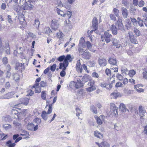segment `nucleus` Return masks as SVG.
Segmentation results:
<instances>
[{
  "label": "nucleus",
  "instance_id": "f257e3e1",
  "mask_svg": "<svg viewBox=\"0 0 147 147\" xmlns=\"http://www.w3.org/2000/svg\"><path fill=\"white\" fill-rule=\"evenodd\" d=\"M71 58V57L70 55H67L66 57L65 56V58L63 62V63H59V68H61L62 65H64L65 66H67L69 64L68 60H69Z\"/></svg>",
  "mask_w": 147,
  "mask_h": 147
},
{
  "label": "nucleus",
  "instance_id": "f03ea898",
  "mask_svg": "<svg viewBox=\"0 0 147 147\" xmlns=\"http://www.w3.org/2000/svg\"><path fill=\"white\" fill-rule=\"evenodd\" d=\"M25 1H26L25 0ZM18 5H20L24 10H31L33 9V5L31 4H28L26 1L25 2L22 4H18Z\"/></svg>",
  "mask_w": 147,
  "mask_h": 147
},
{
  "label": "nucleus",
  "instance_id": "7ed1b4c3",
  "mask_svg": "<svg viewBox=\"0 0 147 147\" xmlns=\"http://www.w3.org/2000/svg\"><path fill=\"white\" fill-rule=\"evenodd\" d=\"M59 24L57 20H53L51 22V28L54 30H57L59 26Z\"/></svg>",
  "mask_w": 147,
  "mask_h": 147
},
{
  "label": "nucleus",
  "instance_id": "20e7f679",
  "mask_svg": "<svg viewBox=\"0 0 147 147\" xmlns=\"http://www.w3.org/2000/svg\"><path fill=\"white\" fill-rule=\"evenodd\" d=\"M15 94L14 92H8L6 94L1 96V99H9L13 97V95Z\"/></svg>",
  "mask_w": 147,
  "mask_h": 147
},
{
  "label": "nucleus",
  "instance_id": "39448f33",
  "mask_svg": "<svg viewBox=\"0 0 147 147\" xmlns=\"http://www.w3.org/2000/svg\"><path fill=\"white\" fill-rule=\"evenodd\" d=\"M110 108L111 111L113 112L115 115L117 116L118 115V107L114 104L112 103L110 104Z\"/></svg>",
  "mask_w": 147,
  "mask_h": 147
},
{
  "label": "nucleus",
  "instance_id": "423d86ee",
  "mask_svg": "<svg viewBox=\"0 0 147 147\" xmlns=\"http://www.w3.org/2000/svg\"><path fill=\"white\" fill-rule=\"evenodd\" d=\"M95 117L97 121V123L100 125L102 123V121H104L105 116L103 115H101L99 117L97 116H96Z\"/></svg>",
  "mask_w": 147,
  "mask_h": 147
},
{
  "label": "nucleus",
  "instance_id": "0eeeda50",
  "mask_svg": "<svg viewBox=\"0 0 147 147\" xmlns=\"http://www.w3.org/2000/svg\"><path fill=\"white\" fill-rule=\"evenodd\" d=\"M143 86L140 84H138L136 85H134V88L138 92H143L144 91V89H143L142 88Z\"/></svg>",
  "mask_w": 147,
  "mask_h": 147
},
{
  "label": "nucleus",
  "instance_id": "6e6552de",
  "mask_svg": "<svg viewBox=\"0 0 147 147\" xmlns=\"http://www.w3.org/2000/svg\"><path fill=\"white\" fill-rule=\"evenodd\" d=\"M119 109L120 111L123 113L127 111L128 113L129 112V110L126 108L125 104L123 103L120 104L119 106Z\"/></svg>",
  "mask_w": 147,
  "mask_h": 147
},
{
  "label": "nucleus",
  "instance_id": "1a4fd4ad",
  "mask_svg": "<svg viewBox=\"0 0 147 147\" xmlns=\"http://www.w3.org/2000/svg\"><path fill=\"white\" fill-rule=\"evenodd\" d=\"M112 37V35L110 34H109L107 32H105L104 34V37L106 42L108 43L111 41V38Z\"/></svg>",
  "mask_w": 147,
  "mask_h": 147
},
{
  "label": "nucleus",
  "instance_id": "9d476101",
  "mask_svg": "<svg viewBox=\"0 0 147 147\" xmlns=\"http://www.w3.org/2000/svg\"><path fill=\"white\" fill-rule=\"evenodd\" d=\"M92 27L93 29L97 30L98 27V20L96 17H94L92 21Z\"/></svg>",
  "mask_w": 147,
  "mask_h": 147
},
{
  "label": "nucleus",
  "instance_id": "9b49d317",
  "mask_svg": "<svg viewBox=\"0 0 147 147\" xmlns=\"http://www.w3.org/2000/svg\"><path fill=\"white\" fill-rule=\"evenodd\" d=\"M139 114L141 117L144 116V114L146 112V111L144 108L142 106H140L139 107Z\"/></svg>",
  "mask_w": 147,
  "mask_h": 147
},
{
  "label": "nucleus",
  "instance_id": "f8f14e48",
  "mask_svg": "<svg viewBox=\"0 0 147 147\" xmlns=\"http://www.w3.org/2000/svg\"><path fill=\"white\" fill-rule=\"evenodd\" d=\"M114 46H115L117 48H119L121 46L119 44V40L115 38H113L111 40Z\"/></svg>",
  "mask_w": 147,
  "mask_h": 147
},
{
  "label": "nucleus",
  "instance_id": "ddd939ff",
  "mask_svg": "<svg viewBox=\"0 0 147 147\" xmlns=\"http://www.w3.org/2000/svg\"><path fill=\"white\" fill-rule=\"evenodd\" d=\"M128 34L129 35V37L130 41L133 43L136 44L137 42V40L135 38L131 32H129Z\"/></svg>",
  "mask_w": 147,
  "mask_h": 147
},
{
  "label": "nucleus",
  "instance_id": "4468645a",
  "mask_svg": "<svg viewBox=\"0 0 147 147\" xmlns=\"http://www.w3.org/2000/svg\"><path fill=\"white\" fill-rule=\"evenodd\" d=\"M82 57L87 59H89L91 56V54L87 50L86 52L82 54Z\"/></svg>",
  "mask_w": 147,
  "mask_h": 147
},
{
  "label": "nucleus",
  "instance_id": "2eb2a0df",
  "mask_svg": "<svg viewBox=\"0 0 147 147\" xmlns=\"http://www.w3.org/2000/svg\"><path fill=\"white\" fill-rule=\"evenodd\" d=\"M76 68L77 71L78 72L81 73L82 71V65L80 63V61L79 60L78 61L76 66Z\"/></svg>",
  "mask_w": 147,
  "mask_h": 147
},
{
  "label": "nucleus",
  "instance_id": "dca6fc26",
  "mask_svg": "<svg viewBox=\"0 0 147 147\" xmlns=\"http://www.w3.org/2000/svg\"><path fill=\"white\" fill-rule=\"evenodd\" d=\"M98 63L99 65L101 66H104L107 64V61L104 58H101L99 59Z\"/></svg>",
  "mask_w": 147,
  "mask_h": 147
},
{
  "label": "nucleus",
  "instance_id": "f3484780",
  "mask_svg": "<svg viewBox=\"0 0 147 147\" xmlns=\"http://www.w3.org/2000/svg\"><path fill=\"white\" fill-rule=\"evenodd\" d=\"M21 104H22L25 105H27L28 103L29 99L28 98H22L20 99Z\"/></svg>",
  "mask_w": 147,
  "mask_h": 147
},
{
  "label": "nucleus",
  "instance_id": "a211bd4d",
  "mask_svg": "<svg viewBox=\"0 0 147 147\" xmlns=\"http://www.w3.org/2000/svg\"><path fill=\"white\" fill-rule=\"evenodd\" d=\"M16 67H15L16 70H18L19 69H24V63H20L19 62H17L16 63Z\"/></svg>",
  "mask_w": 147,
  "mask_h": 147
},
{
  "label": "nucleus",
  "instance_id": "6ab92c4d",
  "mask_svg": "<svg viewBox=\"0 0 147 147\" xmlns=\"http://www.w3.org/2000/svg\"><path fill=\"white\" fill-rule=\"evenodd\" d=\"M83 86V85L80 80H78L76 82L75 88L76 89L79 88Z\"/></svg>",
  "mask_w": 147,
  "mask_h": 147
},
{
  "label": "nucleus",
  "instance_id": "aec40b11",
  "mask_svg": "<svg viewBox=\"0 0 147 147\" xmlns=\"http://www.w3.org/2000/svg\"><path fill=\"white\" fill-rule=\"evenodd\" d=\"M122 14L123 17L125 18H126L127 17L128 13L127 9L123 7H122L121 8Z\"/></svg>",
  "mask_w": 147,
  "mask_h": 147
},
{
  "label": "nucleus",
  "instance_id": "412c9836",
  "mask_svg": "<svg viewBox=\"0 0 147 147\" xmlns=\"http://www.w3.org/2000/svg\"><path fill=\"white\" fill-rule=\"evenodd\" d=\"M19 135L18 134H15L13 135V139L14 140H16L15 141V143L18 142L19 141L21 140L22 139L21 137H18Z\"/></svg>",
  "mask_w": 147,
  "mask_h": 147
},
{
  "label": "nucleus",
  "instance_id": "4be33fe9",
  "mask_svg": "<svg viewBox=\"0 0 147 147\" xmlns=\"http://www.w3.org/2000/svg\"><path fill=\"white\" fill-rule=\"evenodd\" d=\"M111 30L113 34L115 35L117 33V28L114 25H112L111 27Z\"/></svg>",
  "mask_w": 147,
  "mask_h": 147
},
{
  "label": "nucleus",
  "instance_id": "5701e85b",
  "mask_svg": "<svg viewBox=\"0 0 147 147\" xmlns=\"http://www.w3.org/2000/svg\"><path fill=\"white\" fill-rule=\"evenodd\" d=\"M5 52L7 55H9L10 54V50L9 46V45L8 43H6L5 44Z\"/></svg>",
  "mask_w": 147,
  "mask_h": 147
},
{
  "label": "nucleus",
  "instance_id": "b1692460",
  "mask_svg": "<svg viewBox=\"0 0 147 147\" xmlns=\"http://www.w3.org/2000/svg\"><path fill=\"white\" fill-rule=\"evenodd\" d=\"M125 26L128 30H129L131 27V24L130 19L126 20Z\"/></svg>",
  "mask_w": 147,
  "mask_h": 147
},
{
  "label": "nucleus",
  "instance_id": "393cba45",
  "mask_svg": "<svg viewBox=\"0 0 147 147\" xmlns=\"http://www.w3.org/2000/svg\"><path fill=\"white\" fill-rule=\"evenodd\" d=\"M67 66H65L64 65H62V68L61 69H63L62 70L60 73V75L62 77H64L66 74V72L65 70H66V68Z\"/></svg>",
  "mask_w": 147,
  "mask_h": 147
},
{
  "label": "nucleus",
  "instance_id": "a878e982",
  "mask_svg": "<svg viewBox=\"0 0 147 147\" xmlns=\"http://www.w3.org/2000/svg\"><path fill=\"white\" fill-rule=\"evenodd\" d=\"M112 98H117L121 96L120 93L119 92H114L111 94Z\"/></svg>",
  "mask_w": 147,
  "mask_h": 147
},
{
  "label": "nucleus",
  "instance_id": "bb28decb",
  "mask_svg": "<svg viewBox=\"0 0 147 147\" xmlns=\"http://www.w3.org/2000/svg\"><path fill=\"white\" fill-rule=\"evenodd\" d=\"M117 24L119 28L122 29L123 28V25L122 23L121 19L118 18V20L117 21Z\"/></svg>",
  "mask_w": 147,
  "mask_h": 147
},
{
  "label": "nucleus",
  "instance_id": "cd10ccee",
  "mask_svg": "<svg viewBox=\"0 0 147 147\" xmlns=\"http://www.w3.org/2000/svg\"><path fill=\"white\" fill-rule=\"evenodd\" d=\"M55 4L56 6L59 7H63V4L62 3L61 1L60 0H58L55 1Z\"/></svg>",
  "mask_w": 147,
  "mask_h": 147
},
{
  "label": "nucleus",
  "instance_id": "c85d7f7f",
  "mask_svg": "<svg viewBox=\"0 0 147 147\" xmlns=\"http://www.w3.org/2000/svg\"><path fill=\"white\" fill-rule=\"evenodd\" d=\"M109 62L110 64L112 65H116L117 64V61L115 59L110 58L109 60Z\"/></svg>",
  "mask_w": 147,
  "mask_h": 147
},
{
  "label": "nucleus",
  "instance_id": "c756f323",
  "mask_svg": "<svg viewBox=\"0 0 147 147\" xmlns=\"http://www.w3.org/2000/svg\"><path fill=\"white\" fill-rule=\"evenodd\" d=\"M12 76L13 78L15 81H18L19 80V76L17 73H13Z\"/></svg>",
  "mask_w": 147,
  "mask_h": 147
},
{
  "label": "nucleus",
  "instance_id": "7c9ffc66",
  "mask_svg": "<svg viewBox=\"0 0 147 147\" xmlns=\"http://www.w3.org/2000/svg\"><path fill=\"white\" fill-rule=\"evenodd\" d=\"M94 136L98 138H102L103 136L98 131H94Z\"/></svg>",
  "mask_w": 147,
  "mask_h": 147
},
{
  "label": "nucleus",
  "instance_id": "2f4dec72",
  "mask_svg": "<svg viewBox=\"0 0 147 147\" xmlns=\"http://www.w3.org/2000/svg\"><path fill=\"white\" fill-rule=\"evenodd\" d=\"M96 144L98 145L99 147H103L102 146H107L108 147L109 146L108 144L105 142L101 143L100 144H99L98 143H96Z\"/></svg>",
  "mask_w": 147,
  "mask_h": 147
},
{
  "label": "nucleus",
  "instance_id": "473e14b6",
  "mask_svg": "<svg viewBox=\"0 0 147 147\" xmlns=\"http://www.w3.org/2000/svg\"><path fill=\"white\" fill-rule=\"evenodd\" d=\"M13 1L17 4H22L25 2V0H13Z\"/></svg>",
  "mask_w": 147,
  "mask_h": 147
},
{
  "label": "nucleus",
  "instance_id": "72a5a7b5",
  "mask_svg": "<svg viewBox=\"0 0 147 147\" xmlns=\"http://www.w3.org/2000/svg\"><path fill=\"white\" fill-rule=\"evenodd\" d=\"M48 114L45 111H43L42 113L41 116L42 119L45 120L47 119V115Z\"/></svg>",
  "mask_w": 147,
  "mask_h": 147
},
{
  "label": "nucleus",
  "instance_id": "f704fd0d",
  "mask_svg": "<svg viewBox=\"0 0 147 147\" xmlns=\"http://www.w3.org/2000/svg\"><path fill=\"white\" fill-rule=\"evenodd\" d=\"M12 141L11 140H9L7 142L6 144L7 146H8V147H14L15 146V143H12Z\"/></svg>",
  "mask_w": 147,
  "mask_h": 147
},
{
  "label": "nucleus",
  "instance_id": "c9c22d12",
  "mask_svg": "<svg viewBox=\"0 0 147 147\" xmlns=\"http://www.w3.org/2000/svg\"><path fill=\"white\" fill-rule=\"evenodd\" d=\"M3 127L6 130H8L11 128V126L9 124H5L3 125Z\"/></svg>",
  "mask_w": 147,
  "mask_h": 147
},
{
  "label": "nucleus",
  "instance_id": "e433bc0d",
  "mask_svg": "<svg viewBox=\"0 0 147 147\" xmlns=\"http://www.w3.org/2000/svg\"><path fill=\"white\" fill-rule=\"evenodd\" d=\"M3 121L6 122H10L11 120V118L9 116H7L6 117H4L3 118Z\"/></svg>",
  "mask_w": 147,
  "mask_h": 147
},
{
  "label": "nucleus",
  "instance_id": "4c0bfd02",
  "mask_svg": "<svg viewBox=\"0 0 147 147\" xmlns=\"http://www.w3.org/2000/svg\"><path fill=\"white\" fill-rule=\"evenodd\" d=\"M34 125V124L33 123H28L27 126V129L30 130H32Z\"/></svg>",
  "mask_w": 147,
  "mask_h": 147
},
{
  "label": "nucleus",
  "instance_id": "58836bf2",
  "mask_svg": "<svg viewBox=\"0 0 147 147\" xmlns=\"http://www.w3.org/2000/svg\"><path fill=\"white\" fill-rule=\"evenodd\" d=\"M57 12L58 14L61 15V16H62L63 17L65 16V13L59 9L58 8L57 9Z\"/></svg>",
  "mask_w": 147,
  "mask_h": 147
},
{
  "label": "nucleus",
  "instance_id": "ea45409f",
  "mask_svg": "<svg viewBox=\"0 0 147 147\" xmlns=\"http://www.w3.org/2000/svg\"><path fill=\"white\" fill-rule=\"evenodd\" d=\"M40 24V22L38 20L35 19V20L34 25L37 29L39 27Z\"/></svg>",
  "mask_w": 147,
  "mask_h": 147
},
{
  "label": "nucleus",
  "instance_id": "a19ab883",
  "mask_svg": "<svg viewBox=\"0 0 147 147\" xmlns=\"http://www.w3.org/2000/svg\"><path fill=\"white\" fill-rule=\"evenodd\" d=\"M41 95L42 98L44 100H45L46 99L47 95V94L46 93V91H42L41 93Z\"/></svg>",
  "mask_w": 147,
  "mask_h": 147
},
{
  "label": "nucleus",
  "instance_id": "79ce46f5",
  "mask_svg": "<svg viewBox=\"0 0 147 147\" xmlns=\"http://www.w3.org/2000/svg\"><path fill=\"white\" fill-rule=\"evenodd\" d=\"M96 89V88L95 86L88 87L86 88V90L89 92H92L95 90Z\"/></svg>",
  "mask_w": 147,
  "mask_h": 147
},
{
  "label": "nucleus",
  "instance_id": "37998d69",
  "mask_svg": "<svg viewBox=\"0 0 147 147\" xmlns=\"http://www.w3.org/2000/svg\"><path fill=\"white\" fill-rule=\"evenodd\" d=\"M76 115L78 117V118L79 119V116H80V114L82 113V111L79 108H77L76 109Z\"/></svg>",
  "mask_w": 147,
  "mask_h": 147
},
{
  "label": "nucleus",
  "instance_id": "c03bdc74",
  "mask_svg": "<svg viewBox=\"0 0 147 147\" xmlns=\"http://www.w3.org/2000/svg\"><path fill=\"white\" fill-rule=\"evenodd\" d=\"M63 6L68 9H70L71 7V5L69 3L67 2L63 4Z\"/></svg>",
  "mask_w": 147,
  "mask_h": 147
},
{
  "label": "nucleus",
  "instance_id": "a18cd8bd",
  "mask_svg": "<svg viewBox=\"0 0 147 147\" xmlns=\"http://www.w3.org/2000/svg\"><path fill=\"white\" fill-rule=\"evenodd\" d=\"M136 71L132 69L129 71V75L130 77H132L136 74Z\"/></svg>",
  "mask_w": 147,
  "mask_h": 147
},
{
  "label": "nucleus",
  "instance_id": "49530a36",
  "mask_svg": "<svg viewBox=\"0 0 147 147\" xmlns=\"http://www.w3.org/2000/svg\"><path fill=\"white\" fill-rule=\"evenodd\" d=\"M12 114L13 115H15V116H14L16 118H18V111H16L14 109H12Z\"/></svg>",
  "mask_w": 147,
  "mask_h": 147
},
{
  "label": "nucleus",
  "instance_id": "de8ad7c7",
  "mask_svg": "<svg viewBox=\"0 0 147 147\" xmlns=\"http://www.w3.org/2000/svg\"><path fill=\"white\" fill-rule=\"evenodd\" d=\"M24 15H22L21 16H20L19 17L18 19L21 24H22V23L24 22L25 21L24 19Z\"/></svg>",
  "mask_w": 147,
  "mask_h": 147
},
{
  "label": "nucleus",
  "instance_id": "09e8293b",
  "mask_svg": "<svg viewBox=\"0 0 147 147\" xmlns=\"http://www.w3.org/2000/svg\"><path fill=\"white\" fill-rule=\"evenodd\" d=\"M7 21L8 23L11 24L13 23V21L12 20L11 16L9 15H8L7 16Z\"/></svg>",
  "mask_w": 147,
  "mask_h": 147
},
{
  "label": "nucleus",
  "instance_id": "8fccbe9b",
  "mask_svg": "<svg viewBox=\"0 0 147 147\" xmlns=\"http://www.w3.org/2000/svg\"><path fill=\"white\" fill-rule=\"evenodd\" d=\"M76 82L74 81H71V82L69 84V87L72 89H74L75 88Z\"/></svg>",
  "mask_w": 147,
  "mask_h": 147
},
{
  "label": "nucleus",
  "instance_id": "3c124183",
  "mask_svg": "<svg viewBox=\"0 0 147 147\" xmlns=\"http://www.w3.org/2000/svg\"><path fill=\"white\" fill-rule=\"evenodd\" d=\"M45 32V33L49 34L52 32V31L49 27H47L44 29Z\"/></svg>",
  "mask_w": 147,
  "mask_h": 147
},
{
  "label": "nucleus",
  "instance_id": "603ef678",
  "mask_svg": "<svg viewBox=\"0 0 147 147\" xmlns=\"http://www.w3.org/2000/svg\"><path fill=\"white\" fill-rule=\"evenodd\" d=\"M113 11L114 14L117 16V17L119 15V11L117 9L115 8L113 9Z\"/></svg>",
  "mask_w": 147,
  "mask_h": 147
},
{
  "label": "nucleus",
  "instance_id": "864d4df0",
  "mask_svg": "<svg viewBox=\"0 0 147 147\" xmlns=\"http://www.w3.org/2000/svg\"><path fill=\"white\" fill-rule=\"evenodd\" d=\"M7 135L5 136V134L3 133L0 134V137L1 138V140H3L6 139L7 137Z\"/></svg>",
  "mask_w": 147,
  "mask_h": 147
},
{
  "label": "nucleus",
  "instance_id": "5fc2aeb1",
  "mask_svg": "<svg viewBox=\"0 0 147 147\" xmlns=\"http://www.w3.org/2000/svg\"><path fill=\"white\" fill-rule=\"evenodd\" d=\"M65 16L67 17L68 18H70L72 15V12L70 11H68L66 13H65Z\"/></svg>",
  "mask_w": 147,
  "mask_h": 147
},
{
  "label": "nucleus",
  "instance_id": "6e6d98bb",
  "mask_svg": "<svg viewBox=\"0 0 147 147\" xmlns=\"http://www.w3.org/2000/svg\"><path fill=\"white\" fill-rule=\"evenodd\" d=\"M52 111V104H50L49 105V109L47 111V113L48 114H50Z\"/></svg>",
  "mask_w": 147,
  "mask_h": 147
},
{
  "label": "nucleus",
  "instance_id": "4d7b16f0",
  "mask_svg": "<svg viewBox=\"0 0 147 147\" xmlns=\"http://www.w3.org/2000/svg\"><path fill=\"white\" fill-rule=\"evenodd\" d=\"M65 58V55H62L59 57L57 59V60L60 62H62L64 60Z\"/></svg>",
  "mask_w": 147,
  "mask_h": 147
},
{
  "label": "nucleus",
  "instance_id": "13d9d810",
  "mask_svg": "<svg viewBox=\"0 0 147 147\" xmlns=\"http://www.w3.org/2000/svg\"><path fill=\"white\" fill-rule=\"evenodd\" d=\"M28 37H31L33 39L35 38H36V36L33 33L30 32L28 33Z\"/></svg>",
  "mask_w": 147,
  "mask_h": 147
},
{
  "label": "nucleus",
  "instance_id": "bf43d9fd",
  "mask_svg": "<svg viewBox=\"0 0 147 147\" xmlns=\"http://www.w3.org/2000/svg\"><path fill=\"white\" fill-rule=\"evenodd\" d=\"M90 109L94 113L96 114L97 113L96 109L94 106L92 105L90 106Z\"/></svg>",
  "mask_w": 147,
  "mask_h": 147
},
{
  "label": "nucleus",
  "instance_id": "052dcab7",
  "mask_svg": "<svg viewBox=\"0 0 147 147\" xmlns=\"http://www.w3.org/2000/svg\"><path fill=\"white\" fill-rule=\"evenodd\" d=\"M94 81H90L89 82L88 84V87H91L92 86H94Z\"/></svg>",
  "mask_w": 147,
  "mask_h": 147
},
{
  "label": "nucleus",
  "instance_id": "680f3d73",
  "mask_svg": "<svg viewBox=\"0 0 147 147\" xmlns=\"http://www.w3.org/2000/svg\"><path fill=\"white\" fill-rule=\"evenodd\" d=\"M57 35L59 38H62L64 36L63 33L60 32L57 33Z\"/></svg>",
  "mask_w": 147,
  "mask_h": 147
},
{
  "label": "nucleus",
  "instance_id": "e2e57ef3",
  "mask_svg": "<svg viewBox=\"0 0 147 147\" xmlns=\"http://www.w3.org/2000/svg\"><path fill=\"white\" fill-rule=\"evenodd\" d=\"M8 59L7 57H4L2 59V62L3 64L6 65L8 63Z\"/></svg>",
  "mask_w": 147,
  "mask_h": 147
},
{
  "label": "nucleus",
  "instance_id": "0e129e2a",
  "mask_svg": "<svg viewBox=\"0 0 147 147\" xmlns=\"http://www.w3.org/2000/svg\"><path fill=\"white\" fill-rule=\"evenodd\" d=\"M88 65L90 67H93L95 65V62L94 61H90L88 62Z\"/></svg>",
  "mask_w": 147,
  "mask_h": 147
},
{
  "label": "nucleus",
  "instance_id": "69168bd1",
  "mask_svg": "<svg viewBox=\"0 0 147 147\" xmlns=\"http://www.w3.org/2000/svg\"><path fill=\"white\" fill-rule=\"evenodd\" d=\"M145 3L144 1L141 0L138 2V5L140 7H143Z\"/></svg>",
  "mask_w": 147,
  "mask_h": 147
},
{
  "label": "nucleus",
  "instance_id": "338daca9",
  "mask_svg": "<svg viewBox=\"0 0 147 147\" xmlns=\"http://www.w3.org/2000/svg\"><path fill=\"white\" fill-rule=\"evenodd\" d=\"M40 86L42 87H46L47 86V83L43 81H42L40 82Z\"/></svg>",
  "mask_w": 147,
  "mask_h": 147
},
{
  "label": "nucleus",
  "instance_id": "774afa93",
  "mask_svg": "<svg viewBox=\"0 0 147 147\" xmlns=\"http://www.w3.org/2000/svg\"><path fill=\"white\" fill-rule=\"evenodd\" d=\"M117 78L119 80H121L123 79V76L120 74H117L116 75Z\"/></svg>",
  "mask_w": 147,
  "mask_h": 147
}]
</instances>
